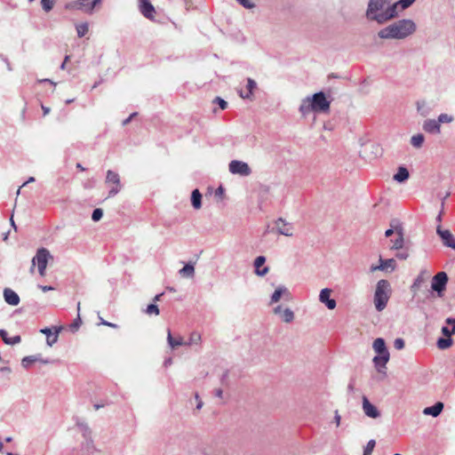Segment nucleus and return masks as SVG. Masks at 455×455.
<instances>
[{
  "mask_svg": "<svg viewBox=\"0 0 455 455\" xmlns=\"http://www.w3.org/2000/svg\"><path fill=\"white\" fill-rule=\"evenodd\" d=\"M100 323L106 326H109L112 328H117V325L112 323H109L108 321H105L104 319L100 318Z\"/></svg>",
  "mask_w": 455,
  "mask_h": 455,
  "instance_id": "55",
  "label": "nucleus"
},
{
  "mask_svg": "<svg viewBox=\"0 0 455 455\" xmlns=\"http://www.w3.org/2000/svg\"><path fill=\"white\" fill-rule=\"evenodd\" d=\"M4 300L11 306H17L20 303L19 295L12 289L5 288L4 291Z\"/></svg>",
  "mask_w": 455,
  "mask_h": 455,
  "instance_id": "21",
  "label": "nucleus"
},
{
  "mask_svg": "<svg viewBox=\"0 0 455 455\" xmlns=\"http://www.w3.org/2000/svg\"><path fill=\"white\" fill-rule=\"evenodd\" d=\"M363 411L364 414L371 419H377L380 416V412L378 408L371 403L366 396H363Z\"/></svg>",
  "mask_w": 455,
  "mask_h": 455,
  "instance_id": "16",
  "label": "nucleus"
},
{
  "mask_svg": "<svg viewBox=\"0 0 455 455\" xmlns=\"http://www.w3.org/2000/svg\"><path fill=\"white\" fill-rule=\"evenodd\" d=\"M146 313L148 315H159V308H158V307L156 305L150 304V305H148L147 307Z\"/></svg>",
  "mask_w": 455,
  "mask_h": 455,
  "instance_id": "41",
  "label": "nucleus"
},
{
  "mask_svg": "<svg viewBox=\"0 0 455 455\" xmlns=\"http://www.w3.org/2000/svg\"><path fill=\"white\" fill-rule=\"evenodd\" d=\"M378 270L382 271V267H381V264H380V263H379V265H377V266L372 265V266L370 267V271H371V273H373V272H375V271H378Z\"/></svg>",
  "mask_w": 455,
  "mask_h": 455,
  "instance_id": "56",
  "label": "nucleus"
},
{
  "mask_svg": "<svg viewBox=\"0 0 455 455\" xmlns=\"http://www.w3.org/2000/svg\"><path fill=\"white\" fill-rule=\"evenodd\" d=\"M50 251L45 248H40L37 250L36 256L32 259V265L30 272L33 273L36 265H37L38 272L41 276L45 275L46 267L49 259H52Z\"/></svg>",
  "mask_w": 455,
  "mask_h": 455,
  "instance_id": "6",
  "label": "nucleus"
},
{
  "mask_svg": "<svg viewBox=\"0 0 455 455\" xmlns=\"http://www.w3.org/2000/svg\"><path fill=\"white\" fill-rule=\"evenodd\" d=\"M228 170L232 174L240 175L242 177H248L251 173V169L247 163L233 160L228 164Z\"/></svg>",
  "mask_w": 455,
  "mask_h": 455,
  "instance_id": "8",
  "label": "nucleus"
},
{
  "mask_svg": "<svg viewBox=\"0 0 455 455\" xmlns=\"http://www.w3.org/2000/svg\"><path fill=\"white\" fill-rule=\"evenodd\" d=\"M139 9L145 18L151 20L155 19L156 10L148 0H139Z\"/></svg>",
  "mask_w": 455,
  "mask_h": 455,
  "instance_id": "13",
  "label": "nucleus"
},
{
  "mask_svg": "<svg viewBox=\"0 0 455 455\" xmlns=\"http://www.w3.org/2000/svg\"><path fill=\"white\" fill-rule=\"evenodd\" d=\"M196 399L198 401L196 409L200 410L203 406V402L199 399V395L197 394L196 395Z\"/></svg>",
  "mask_w": 455,
  "mask_h": 455,
  "instance_id": "59",
  "label": "nucleus"
},
{
  "mask_svg": "<svg viewBox=\"0 0 455 455\" xmlns=\"http://www.w3.org/2000/svg\"><path fill=\"white\" fill-rule=\"evenodd\" d=\"M215 102L218 103L221 109H226L228 108V102L220 97L215 99Z\"/></svg>",
  "mask_w": 455,
  "mask_h": 455,
  "instance_id": "46",
  "label": "nucleus"
},
{
  "mask_svg": "<svg viewBox=\"0 0 455 455\" xmlns=\"http://www.w3.org/2000/svg\"><path fill=\"white\" fill-rule=\"evenodd\" d=\"M372 348L377 355L373 358L375 367L381 371L380 367L385 368L389 361V352L386 347L385 340L378 338L373 341Z\"/></svg>",
  "mask_w": 455,
  "mask_h": 455,
  "instance_id": "5",
  "label": "nucleus"
},
{
  "mask_svg": "<svg viewBox=\"0 0 455 455\" xmlns=\"http://www.w3.org/2000/svg\"><path fill=\"white\" fill-rule=\"evenodd\" d=\"M416 24L409 19L400 20L379 31L378 36L382 39H403L412 35Z\"/></svg>",
  "mask_w": 455,
  "mask_h": 455,
  "instance_id": "2",
  "label": "nucleus"
},
{
  "mask_svg": "<svg viewBox=\"0 0 455 455\" xmlns=\"http://www.w3.org/2000/svg\"><path fill=\"white\" fill-rule=\"evenodd\" d=\"M283 296L289 297L290 291L285 286L280 285L275 289V291L272 294L270 304L277 303Z\"/></svg>",
  "mask_w": 455,
  "mask_h": 455,
  "instance_id": "22",
  "label": "nucleus"
},
{
  "mask_svg": "<svg viewBox=\"0 0 455 455\" xmlns=\"http://www.w3.org/2000/svg\"><path fill=\"white\" fill-rule=\"evenodd\" d=\"M409 178V172L405 167H399L397 172L394 175V180L397 182H403Z\"/></svg>",
  "mask_w": 455,
  "mask_h": 455,
  "instance_id": "31",
  "label": "nucleus"
},
{
  "mask_svg": "<svg viewBox=\"0 0 455 455\" xmlns=\"http://www.w3.org/2000/svg\"><path fill=\"white\" fill-rule=\"evenodd\" d=\"M442 333L447 338H450L451 335L455 334V332H451V330H450L447 326H443L442 328Z\"/></svg>",
  "mask_w": 455,
  "mask_h": 455,
  "instance_id": "48",
  "label": "nucleus"
},
{
  "mask_svg": "<svg viewBox=\"0 0 455 455\" xmlns=\"http://www.w3.org/2000/svg\"><path fill=\"white\" fill-rule=\"evenodd\" d=\"M172 358H168V359H166V360L164 361V366H168V365H171V364H172Z\"/></svg>",
  "mask_w": 455,
  "mask_h": 455,
  "instance_id": "63",
  "label": "nucleus"
},
{
  "mask_svg": "<svg viewBox=\"0 0 455 455\" xmlns=\"http://www.w3.org/2000/svg\"><path fill=\"white\" fill-rule=\"evenodd\" d=\"M417 113L422 116H428L434 110V106L426 99H419L415 102Z\"/></svg>",
  "mask_w": 455,
  "mask_h": 455,
  "instance_id": "11",
  "label": "nucleus"
},
{
  "mask_svg": "<svg viewBox=\"0 0 455 455\" xmlns=\"http://www.w3.org/2000/svg\"><path fill=\"white\" fill-rule=\"evenodd\" d=\"M394 233H395L394 229L389 228V229L386 230V232H385V235H386L387 237H389V236H391Z\"/></svg>",
  "mask_w": 455,
  "mask_h": 455,
  "instance_id": "61",
  "label": "nucleus"
},
{
  "mask_svg": "<svg viewBox=\"0 0 455 455\" xmlns=\"http://www.w3.org/2000/svg\"><path fill=\"white\" fill-rule=\"evenodd\" d=\"M180 275L183 277H194L195 275V267L192 263L186 264L180 271Z\"/></svg>",
  "mask_w": 455,
  "mask_h": 455,
  "instance_id": "32",
  "label": "nucleus"
},
{
  "mask_svg": "<svg viewBox=\"0 0 455 455\" xmlns=\"http://www.w3.org/2000/svg\"><path fill=\"white\" fill-rule=\"evenodd\" d=\"M436 233L442 239L443 245L455 250V237L448 229H443L440 225L436 228Z\"/></svg>",
  "mask_w": 455,
  "mask_h": 455,
  "instance_id": "10",
  "label": "nucleus"
},
{
  "mask_svg": "<svg viewBox=\"0 0 455 455\" xmlns=\"http://www.w3.org/2000/svg\"><path fill=\"white\" fill-rule=\"evenodd\" d=\"M77 36L79 37L84 36L89 30V25L87 22H83L76 26Z\"/></svg>",
  "mask_w": 455,
  "mask_h": 455,
  "instance_id": "37",
  "label": "nucleus"
},
{
  "mask_svg": "<svg viewBox=\"0 0 455 455\" xmlns=\"http://www.w3.org/2000/svg\"><path fill=\"white\" fill-rule=\"evenodd\" d=\"M245 90H238L239 96L243 100H252L253 92L257 89V83L252 78H247Z\"/></svg>",
  "mask_w": 455,
  "mask_h": 455,
  "instance_id": "15",
  "label": "nucleus"
},
{
  "mask_svg": "<svg viewBox=\"0 0 455 455\" xmlns=\"http://www.w3.org/2000/svg\"><path fill=\"white\" fill-rule=\"evenodd\" d=\"M42 109L44 111V115H47L50 112V108L44 106H42Z\"/></svg>",
  "mask_w": 455,
  "mask_h": 455,
  "instance_id": "64",
  "label": "nucleus"
},
{
  "mask_svg": "<svg viewBox=\"0 0 455 455\" xmlns=\"http://www.w3.org/2000/svg\"><path fill=\"white\" fill-rule=\"evenodd\" d=\"M54 331L51 328H44L40 330L41 333H44L46 335V343L49 347H52L57 341L59 338V333L62 330V327H53Z\"/></svg>",
  "mask_w": 455,
  "mask_h": 455,
  "instance_id": "14",
  "label": "nucleus"
},
{
  "mask_svg": "<svg viewBox=\"0 0 455 455\" xmlns=\"http://www.w3.org/2000/svg\"><path fill=\"white\" fill-rule=\"evenodd\" d=\"M191 204L196 210H199L202 207V194L198 189H194L192 191Z\"/></svg>",
  "mask_w": 455,
  "mask_h": 455,
  "instance_id": "27",
  "label": "nucleus"
},
{
  "mask_svg": "<svg viewBox=\"0 0 455 455\" xmlns=\"http://www.w3.org/2000/svg\"><path fill=\"white\" fill-rule=\"evenodd\" d=\"M103 216V211L100 208L95 209L92 212V219L93 221H99Z\"/></svg>",
  "mask_w": 455,
  "mask_h": 455,
  "instance_id": "43",
  "label": "nucleus"
},
{
  "mask_svg": "<svg viewBox=\"0 0 455 455\" xmlns=\"http://www.w3.org/2000/svg\"><path fill=\"white\" fill-rule=\"evenodd\" d=\"M451 344H452V339L451 338H446V339L441 338L437 341V347L440 349H446V348L450 347L451 346Z\"/></svg>",
  "mask_w": 455,
  "mask_h": 455,
  "instance_id": "38",
  "label": "nucleus"
},
{
  "mask_svg": "<svg viewBox=\"0 0 455 455\" xmlns=\"http://www.w3.org/2000/svg\"><path fill=\"white\" fill-rule=\"evenodd\" d=\"M40 362L44 364L51 363L49 359H44L40 355L25 356L21 361V365L24 368H28L33 363Z\"/></svg>",
  "mask_w": 455,
  "mask_h": 455,
  "instance_id": "20",
  "label": "nucleus"
},
{
  "mask_svg": "<svg viewBox=\"0 0 455 455\" xmlns=\"http://www.w3.org/2000/svg\"><path fill=\"white\" fill-rule=\"evenodd\" d=\"M76 4H78V10L89 13L92 12L95 7L92 0H77Z\"/></svg>",
  "mask_w": 455,
  "mask_h": 455,
  "instance_id": "28",
  "label": "nucleus"
},
{
  "mask_svg": "<svg viewBox=\"0 0 455 455\" xmlns=\"http://www.w3.org/2000/svg\"><path fill=\"white\" fill-rule=\"evenodd\" d=\"M224 194V189L222 187H219L216 190H215V196H221L222 195Z\"/></svg>",
  "mask_w": 455,
  "mask_h": 455,
  "instance_id": "57",
  "label": "nucleus"
},
{
  "mask_svg": "<svg viewBox=\"0 0 455 455\" xmlns=\"http://www.w3.org/2000/svg\"><path fill=\"white\" fill-rule=\"evenodd\" d=\"M42 8L46 12H50L53 8V1L52 0H41Z\"/></svg>",
  "mask_w": 455,
  "mask_h": 455,
  "instance_id": "42",
  "label": "nucleus"
},
{
  "mask_svg": "<svg viewBox=\"0 0 455 455\" xmlns=\"http://www.w3.org/2000/svg\"><path fill=\"white\" fill-rule=\"evenodd\" d=\"M443 409V403L441 402H437L433 406L426 407L423 410V414L431 415L433 417H437Z\"/></svg>",
  "mask_w": 455,
  "mask_h": 455,
  "instance_id": "23",
  "label": "nucleus"
},
{
  "mask_svg": "<svg viewBox=\"0 0 455 455\" xmlns=\"http://www.w3.org/2000/svg\"><path fill=\"white\" fill-rule=\"evenodd\" d=\"M395 235H396L395 239L391 240V243H392L391 249L392 250H398V249L403 248V235L402 233V230H395Z\"/></svg>",
  "mask_w": 455,
  "mask_h": 455,
  "instance_id": "30",
  "label": "nucleus"
},
{
  "mask_svg": "<svg viewBox=\"0 0 455 455\" xmlns=\"http://www.w3.org/2000/svg\"><path fill=\"white\" fill-rule=\"evenodd\" d=\"M215 395H216L217 397H219V398H222V396H223V391H222V389H220V388H219V389H217V390L215 391Z\"/></svg>",
  "mask_w": 455,
  "mask_h": 455,
  "instance_id": "60",
  "label": "nucleus"
},
{
  "mask_svg": "<svg viewBox=\"0 0 455 455\" xmlns=\"http://www.w3.org/2000/svg\"><path fill=\"white\" fill-rule=\"evenodd\" d=\"M414 2H415V0H399L395 4H396V8L398 6H401L402 10H404V9L408 8L409 6H411Z\"/></svg>",
  "mask_w": 455,
  "mask_h": 455,
  "instance_id": "40",
  "label": "nucleus"
},
{
  "mask_svg": "<svg viewBox=\"0 0 455 455\" xmlns=\"http://www.w3.org/2000/svg\"><path fill=\"white\" fill-rule=\"evenodd\" d=\"M76 426L79 429V431L83 434V436L84 437V439L86 440V442L89 443H92V431L89 427V426L84 422V421H77L76 423Z\"/></svg>",
  "mask_w": 455,
  "mask_h": 455,
  "instance_id": "24",
  "label": "nucleus"
},
{
  "mask_svg": "<svg viewBox=\"0 0 455 455\" xmlns=\"http://www.w3.org/2000/svg\"><path fill=\"white\" fill-rule=\"evenodd\" d=\"M446 323L451 324L452 325L451 332H455V318H447Z\"/></svg>",
  "mask_w": 455,
  "mask_h": 455,
  "instance_id": "53",
  "label": "nucleus"
},
{
  "mask_svg": "<svg viewBox=\"0 0 455 455\" xmlns=\"http://www.w3.org/2000/svg\"><path fill=\"white\" fill-rule=\"evenodd\" d=\"M331 290L329 289V288H324L323 290H321L320 293H319V301L323 304L326 303L329 299H331Z\"/></svg>",
  "mask_w": 455,
  "mask_h": 455,
  "instance_id": "36",
  "label": "nucleus"
},
{
  "mask_svg": "<svg viewBox=\"0 0 455 455\" xmlns=\"http://www.w3.org/2000/svg\"><path fill=\"white\" fill-rule=\"evenodd\" d=\"M422 130L428 134L438 135L442 128L435 118H427L422 124Z\"/></svg>",
  "mask_w": 455,
  "mask_h": 455,
  "instance_id": "12",
  "label": "nucleus"
},
{
  "mask_svg": "<svg viewBox=\"0 0 455 455\" xmlns=\"http://www.w3.org/2000/svg\"><path fill=\"white\" fill-rule=\"evenodd\" d=\"M201 334L199 332L194 331L190 334L189 339L186 341L187 346L198 345L201 342Z\"/></svg>",
  "mask_w": 455,
  "mask_h": 455,
  "instance_id": "35",
  "label": "nucleus"
},
{
  "mask_svg": "<svg viewBox=\"0 0 455 455\" xmlns=\"http://www.w3.org/2000/svg\"><path fill=\"white\" fill-rule=\"evenodd\" d=\"M324 305L328 309H334L337 306L336 300L333 299H329Z\"/></svg>",
  "mask_w": 455,
  "mask_h": 455,
  "instance_id": "47",
  "label": "nucleus"
},
{
  "mask_svg": "<svg viewBox=\"0 0 455 455\" xmlns=\"http://www.w3.org/2000/svg\"><path fill=\"white\" fill-rule=\"evenodd\" d=\"M274 313L278 315L282 321L289 323L294 320V313L291 308H283L282 306H277L274 308Z\"/></svg>",
  "mask_w": 455,
  "mask_h": 455,
  "instance_id": "17",
  "label": "nucleus"
},
{
  "mask_svg": "<svg viewBox=\"0 0 455 455\" xmlns=\"http://www.w3.org/2000/svg\"><path fill=\"white\" fill-rule=\"evenodd\" d=\"M266 258L264 256H258L254 259L255 274L259 276H265L269 272V267H265Z\"/></svg>",
  "mask_w": 455,
  "mask_h": 455,
  "instance_id": "19",
  "label": "nucleus"
},
{
  "mask_svg": "<svg viewBox=\"0 0 455 455\" xmlns=\"http://www.w3.org/2000/svg\"><path fill=\"white\" fill-rule=\"evenodd\" d=\"M395 256L399 259H406L409 257V253L407 251H399Z\"/></svg>",
  "mask_w": 455,
  "mask_h": 455,
  "instance_id": "50",
  "label": "nucleus"
},
{
  "mask_svg": "<svg viewBox=\"0 0 455 455\" xmlns=\"http://www.w3.org/2000/svg\"><path fill=\"white\" fill-rule=\"evenodd\" d=\"M331 101L327 100L324 92H319L312 96H307L301 100L299 111L302 116H307L310 113H328L330 111Z\"/></svg>",
  "mask_w": 455,
  "mask_h": 455,
  "instance_id": "3",
  "label": "nucleus"
},
{
  "mask_svg": "<svg viewBox=\"0 0 455 455\" xmlns=\"http://www.w3.org/2000/svg\"><path fill=\"white\" fill-rule=\"evenodd\" d=\"M65 8L67 10H71V9L78 10V4H76V1L70 2V3L66 4Z\"/></svg>",
  "mask_w": 455,
  "mask_h": 455,
  "instance_id": "49",
  "label": "nucleus"
},
{
  "mask_svg": "<svg viewBox=\"0 0 455 455\" xmlns=\"http://www.w3.org/2000/svg\"><path fill=\"white\" fill-rule=\"evenodd\" d=\"M379 263L382 267V271L393 272L396 268V261L394 259H383L379 258Z\"/></svg>",
  "mask_w": 455,
  "mask_h": 455,
  "instance_id": "25",
  "label": "nucleus"
},
{
  "mask_svg": "<svg viewBox=\"0 0 455 455\" xmlns=\"http://www.w3.org/2000/svg\"><path fill=\"white\" fill-rule=\"evenodd\" d=\"M241 5L246 9H252L255 4L251 0H236Z\"/></svg>",
  "mask_w": 455,
  "mask_h": 455,
  "instance_id": "44",
  "label": "nucleus"
},
{
  "mask_svg": "<svg viewBox=\"0 0 455 455\" xmlns=\"http://www.w3.org/2000/svg\"><path fill=\"white\" fill-rule=\"evenodd\" d=\"M391 295L390 283L387 280H379L376 284L374 291L373 303L377 311H383L389 300Z\"/></svg>",
  "mask_w": 455,
  "mask_h": 455,
  "instance_id": "4",
  "label": "nucleus"
},
{
  "mask_svg": "<svg viewBox=\"0 0 455 455\" xmlns=\"http://www.w3.org/2000/svg\"><path fill=\"white\" fill-rule=\"evenodd\" d=\"M275 228L280 235L285 236H291L293 235L292 225L288 222H285V220L281 218L275 221Z\"/></svg>",
  "mask_w": 455,
  "mask_h": 455,
  "instance_id": "18",
  "label": "nucleus"
},
{
  "mask_svg": "<svg viewBox=\"0 0 455 455\" xmlns=\"http://www.w3.org/2000/svg\"><path fill=\"white\" fill-rule=\"evenodd\" d=\"M340 420H341V417L339 414V411H335V412H334V422H335L337 427H339L340 425Z\"/></svg>",
  "mask_w": 455,
  "mask_h": 455,
  "instance_id": "52",
  "label": "nucleus"
},
{
  "mask_svg": "<svg viewBox=\"0 0 455 455\" xmlns=\"http://www.w3.org/2000/svg\"><path fill=\"white\" fill-rule=\"evenodd\" d=\"M376 445V442L375 440H370L366 446L364 447V450H363V455H371L373 450H374V447Z\"/></svg>",
  "mask_w": 455,
  "mask_h": 455,
  "instance_id": "39",
  "label": "nucleus"
},
{
  "mask_svg": "<svg viewBox=\"0 0 455 455\" xmlns=\"http://www.w3.org/2000/svg\"><path fill=\"white\" fill-rule=\"evenodd\" d=\"M34 181H35V178L34 177H30L26 182H24L22 184V186L20 188L25 187L27 184H28L30 182H34Z\"/></svg>",
  "mask_w": 455,
  "mask_h": 455,
  "instance_id": "62",
  "label": "nucleus"
},
{
  "mask_svg": "<svg viewBox=\"0 0 455 455\" xmlns=\"http://www.w3.org/2000/svg\"><path fill=\"white\" fill-rule=\"evenodd\" d=\"M105 182L107 185L111 186V188L108 192V197L115 196L122 188L119 174L111 170L107 172Z\"/></svg>",
  "mask_w": 455,
  "mask_h": 455,
  "instance_id": "7",
  "label": "nucleus"
},
{
  "mask_svg": "<svg viewBox=\"0 0 455 455\" xmlns=\"http://www.w3.org/2000/svg\"><path fill=\"white\" fill-rule=\"evenodd\" d=\"M136 116V113L132 114V115H131L127 119H125V120L123 122V124H124V125L128 124L131 122V120L133 118V116Z\"/></svg>",
  "mask_w": 455,
  "mask_h": 455,
  "instance_id": "58",
  "label": "nucleus"
},
{
  "mask_svg": "<svg viewBox=\"0 0 455 455\" xmlns=\"http://www.w3.org/2000/svg\"><path fill=\"white\" fill-rule=\"evenodd\" d=\"M396 15V4H393L391 0H369L365 12L367 20L383 24Z\"/></svg>",
  "mask_w": 455,
  "mask_h": 455,
  "instance_id": "1",
  "label": "nucleus"
},
{
  "mask_svg": "<svg viewBox=\"0 0 455 455\" xmlns=\"http://www.w3.org/2000/svg\"><path fill=\"white\" fill-rule=\"evenodd\" d=\"M80 323L81 319L80 316L78 315L77 319L72 323L71 328H73L74 330H77L80 326Z\"/></svg>",
  "mask_w": 455,
  "mask_h": 455,
  "instance_id": "54",
  "label": "nucleus"
},
{
  "mask_svg": "<svg viewBox=\"0 0 455 455\" xmlns=\"http://www.w3.org/2000/svg\"><path fill=\"white\" fill-rule=\"evenodd\" d=\"M7 331L4 330H0V336L2 337L3 340L5 344L8 345H15L20 342V336H14L12 338H6Z\"/></svg>",
  "mask_w": 455,
  "mask_h": 455,
  "instance_id": "33",
  "label": "nucleus"
},
{
  "mask_svg": "<svg viewBox=\"0 0 455 455\" xmlns=\"http://www.w3.org/2000/svg\"><path fill=\"white\" fill-rule=\"evenodd\" d=\"M425 142V136L422 133H417L411 137L410 143L415 148H421Z\"/></svg>",
  "mask_w": 455,
  "mask_h": 455,
  "instance_id": "29",
  "label": "nucleus"
},
{
  "mask_svg": "<svg viewBox=\"0 0 455 455\" xmlns=\"http://www.w3.org/2000/svg\"><path fill=\"white\" fill-rule=\"evenodd\" d=\"M394 347L398 350L403 349L404 347V340L401 338L395 339L394 342Z\"/></svg>",
  "mask_w": 455,
  "mask_h": 455,
  "instance_id": "45",
  "label": "nucleus"
},
{
  "mask_svg": "<svg viewBox=\"0 0 455 455\" xmlns=\"http://www.w3.org/2000/svg\"><path fill=\"white\" fill-rule=\"evenodd\" d=\"M167 341H168L169 346L172 349H175L176 347H178L180 346H187L186 341H184L181 337H180L178 339H173L170 330L167 331Z\"/></svg>",
  "mask_w": 455,
  "mask_h": 455,
  "instance_id": "26",
  "label": "nucleus"
},
{
  "mask_svg": "<svg viewBox=\"0 0 455 455\" xmlns=\"http://www.w3.org/2000/svg\"><path fill=\"white\" fill-rule=\"evenodd\" d=\"M447 282L448 276L446 273L439 272L432 278L431 288L433 291H436L439 294V296H441L442 292L445 289Z\"/></svg>",
  "mask_w": 455,
  "mask_h": 455,
  "instance_id": "9",
  "label": "nucleus"
},
{
  "mask_svg": "<svg viewBox=\"0 0 455 455\" xmlns=\"http://www.w3.org/2000/svg\"><path fill=\"white\" fill-rule=\"evenodd\" d=\"M454 116L452 115L447 114V113H442L440 114L437 118L435 119L439 125L441 126L442 124H451L454 121Z\"/></svg>",
  "mask_w": 455,
  "mask_h": 455,
  "instance_id": "34",
  "label": "nucleus"
},
{
  "mask_svg": "<svg viewBox=\"0 0 455 455\" xmlns=\"http://www.w3.org/2000/svg\"><path fill=\"white\" fill-rule=\"evenodd\" d=\"M38 288L44 291V292H46V291H53L54 288L52 286H50V285H41L39 284L38 285Z\"/></svg>",
  "mask_w": 455,
  "mask_h": 455,
  "instance_id": "51",
  "label": "nucleus"
}]
</instances>
